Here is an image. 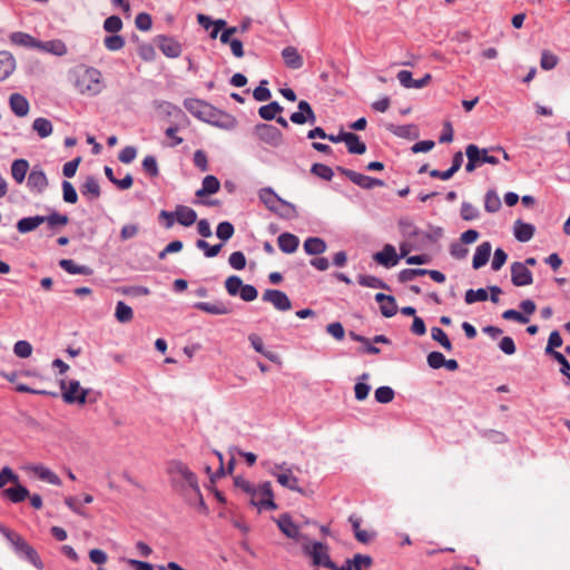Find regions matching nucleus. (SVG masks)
Returning <instances> with one entry per match:
<instances>
[{"instance_id": "obj_1", "label": "nucleus", "mask_w": 570, "mask_h": 570, "mask_svg": "<svg viewBox=\"0 0 570 570\" xmlns=\"http://www.w3.org/2000/svg\"><path fill=\"white\" fill-rule=\"evenodd\" d=\"M183 105L185 109L194 117L215 127L233 129L236 126L235 117L214 107L205 100L197 98H186Z\"/></svg>"}, {"instance_id": "obj_2", "label": "nucleus", "mask_w": 570, "mask_h": 570, "mask_svg": "<svg viewBox=\"0 0 570 570\" xmlns=\"http://www.w3.org/2000/svg\"><path fill=\"white\" fill-rule=\"evenodd\" d=\"M75 87L81 95L97 96L104 88L102 75L100 70L95 67L78 66L73 70Z\"/></svg>"}, {"instance_id": "obj_3", "label": "nucleus", "mask_w": 570, "mask_h": 570, "mask_svg": "<svg viewBox=\"0 0 570 570\" xmlns=\"http://www.w3.org/2000/svg\"><path fill=\"white\" fill-rule=\"evenodd\" d=\"M0 532L11 543L16 554L32 564L38 570H43L45 564L41 561L36 549L29 544L20 534L0 524Z\"/></svg>"}, {"instance_id": "obj_4", "label": "nucleus", "mask_w": 570, "mask_h": 570, "mask_svg": "<svg viewBox=\"0 0 570 570\" xmlns=\"http://www.w3.org/2000/svg\"><path fill=\"white\" fill-rule=\"evenodd\" d=\"M303 553L311 558L313 567L332 568L334 561L330 556V547L321 541H307L302 544Z\"/></svg>"}, {"instance_id": "obj_5", "label": "nucleus", "mask_w": 570, "mask_h": 570, "mask_svg": "<svg viewBox=\"0 0 570 570\" xmlns=\"http://www.w3.org/2000/svg\"><path fill=\"white\" fill-rule=\"evenodd\" d=\"M61 396L67 404L82 405L87 402L89 390L82 389L79 381L70 380L68 383L65 380L60 381Z\"/></svg>"}, {"instance_id": "obj_6", "label": "nucleus", "mask_w": 570, "mask_h": 570, "mask_svg": "<svg viewBox=\"0 0 570 570\" xmlns=\"http://www.w3.org/2000/svg\"><path fill=\"white\" fill-rule=\"evenodd\" d=\"M168 473L178 475L184 480L194 493H199V484L197 475L180 460H173L168 463Z\"/></svg>"}, {"instance_id": "obj_7", "label": "nucleus", "mask_w": 570, "mask_h": 570, "mask_svg": "<svg viewBox=\"0 0 570 570\" xmlns=\"http://www.w3.org/2000/svg\"><path fill=\"white\" fill-rule=\"evenodd\" d=\"M255 131L258 138L265 144L272 147H279L283 144V134L282 131L268 124H258L255 126Z\"/></svg>"}, {"instance_id": "obj_8", "label": "nucleus", "mask_w": 570, "mask_h": 570, "mask_svg": "<svg viewBox=\"0 0 570 570\" xmlns=\"http://www.w3.org/2000/svg\"><path fill=\"white\" fill-rule=\"evenodd\" d=\"M159 50L168 58H178L181 55V45L173 37L159 35L155 39Z\"/></svg>"}, {"instance_id": "obj_9", "label": "nucleus", "mask_w": 570, "mask_h": 570, "mask_svg": "<svg viewBox=\"0 0 570 570\" xmlns=\"http://www.w3.org/2000/svg\"><path fill=\"white\" fill-rule=\"evenodd\" d=\"M511 282L514 286H528L533 283L531 271L521 262L511 265Z\"/></svg>"}, {"instance_id": "obj_10", "label": "nucleus", "mask_w": 570, "mask_h": 570, "mask_svg": "<svg viewBox=\"0 0 570 570\" xmlns=\"http://www.w3.org/2000/svg\"><path fill=\"white\" fill-rule=\"evenodd\" d=\"M276 523L285 537L296 541L301 539H307L306 535L301 533L299 527L293 522L292 517L288 513L279 515V518L276 520Z\"/></svg>"}, {"instance_id": "obj_11", "label": "nucleus", "mask_w": 570, "mask_h": 570, "mask_svg": "<svg viewBox=\"0 0 570 570\" xmlns=\"http://www.w3.org/2000/svg\"><path fill=\"white\" fill-rule=\"evenodd\" d=\"M263 301L269 302L273 306L282 312L292 308V303L286 293L279 289H266L263 294Z\"/></svg>"}, {"instance_id": "obj_12", "label": "nucleus", "mask_w": 570, "mask_h": 570, "mask_svg": "<svg viewBox=\"0 0 570 570\" xmlns=\"http://www.w3.org/2000/svg\"><path fill=\"white\" fill-rule=\"evenodd\" d=\"M400 258L401 256L397 255L395 247L391 244L384 245L381 252H377L373 255V259L386 268L395 266Z\"/></svg>"}, {"instance_id": "obj_13", "label": "nucleus", "mask_w": 570, "mask_h": 570, "mask_svg": "<svg viewBox=\"0 0 570 570\" xmlns=\"http://www.w3.org/2000/svg\"><path fill=\"white\" fill-rule=\"evenodd\" d=\"M48 178L42 169L35 167L28 175L27 186L31 191L41 194L48 187Z\"/></svg>"}, {"instance_id": "obj_14", "label": "nucleus", "mask_w": 570, "mask_h": 570, "mask_svg": "<svg viewBox=\"0 0 570 570\" xmlns=\"http://www.w3.org/2000/svg\"><path fill=\"white\" fill-rule=\"evenodd\" d=\"M68 223L69 217L66 214H60L55 209H52L49 215L43 216V224H46V228L50 230L49 236L59 233L62 227L68 225Z\"/></svg>"}, {"instance_id": "obj_15", "label": "nucleus", "mask_w": 570, "mask_h": 570, "mask_svg": "<svg viewBox=\"0 0 570 570\" xmlns=\"http://www.w3.org/2000/svg\"><path fill=\"white\" fill-rule=\"evenodd\" d=\"M80 193L88 202L98 199L101 195L98 179L92 175L87 176L85 181L80 185Z\"/></svg>"}, {"instance_id": "obj_16", "label": "nucleus", "mask_w": 570, "mask_h": 570, "mask_svg": "<svg viewBox=\"0 0 570 570\" xmlns=\"http://www.w3.org/2000/svg\"><path fill=\"white\" fill-rule=\"evenodd\" d=\"M259 200L265 205V207L273 212L274 214L278 213L279 205L283 203V198H281L272 187L262 188L258 193Z\"/></svg>"}, {"instance_id": "obj_17", "label": "nucleus", "mask_w": 570, "mask_h": 570, "mask_svg": "<svg viewBox=\"0 0 570 570\" xmlns=\"http://www.w3.org/2000/svg\"><path fill=\"white\" fill-rule=\"evenodd\" d=\"M36 49L58 57L65 56L68 51L66 43L60 39L49 41H41L37 39Z\"/></svg>"}, {"instance_id": "obj_18", "label": "nucleus", "mask_w": 570, "mask_h": 570, "mask_svg": "<svg viewBox=\"0 0 570 570\" xmlns=\"http://www.w3.org/2000/svg\"><path fill=\"white\" fill-rule=\"evenodd\" d=\"M194 308L212 315H227L232 313V308L220 301L215 303L197 302L194 304Z\"/></svg>"}, {"instance_id": "obj_19", "label": "nucleus", "mask_w": 570, "mask_h": 570, "mask_svg": "<svg viewBox=\"0 0 570 570\" xmlns=\"http://www.w3.org/2000/svg\"><path fill=\"white\" fill-rule=\"evenodd\" d=\"M401 235L407 239H421L422 230L409 217H402L397 222Z\"/></svg>"}, {"instance_id": "obj_20", "label": "nucleus", "mask_w": 570, "mask_h": 570, "mask_svg": "<svg viewBox=\"0 0 570 570\" xmlns=\"http://www.w3.org/2000/svg\"><path fill=\"white\" fill-rule=\"evenodd\" d=\"M282 58L287 68L299 69L304 65V59L295 47L287 46L282 50Z\"/></svg>"}, {"instance_id": "obj_21", "label": "nucleus", "mask_w": 570, "mask_h": 570, "mask_svg": "<svg viewBox=\"0 0 570 570\" xmlns=\"http://www.w3.org/2000/svg\"><path fill=\"white\" fill-rule=\"evenodd\" d=\"M535 233L534 225L530 223H524L521 219H518L514 222L513 225V235L517 238V240L521 243L529 242Z\"/></svg>"}, {"instance_id": "obj_22", "label": "nucleus", "mask_w": 570, "mask_h": 570, "mask_svg": "<svg viewBox=\"0 0 570 570\" xmlns=\"http://www.w3.org/2000/svg\"><path fill=\"white\" fill-rule=\"evenodd\" d=\"M10 109L17 117H24L28 115L30 105L24 96L14 92L9 98Z\"/></svg>"}, {"instance_id": "obj_23", "label": "nucleus", "mask_w": 570, "mask_h": 570, "mask_svg": "<svg viewBox=\"0 0 570 570\" xmlns=\"http://www.w3.org/2000/svg\"><path fill=\"white\" fill-rule=\"evenodd\" d=\"M491 250H492V245L490 242L481 243L475 249V253H474V256L472 259V267L474 269H479V268L483 267L490 258Z\"/></svg>"}, {"instance_id": "obj_24", "label": "nucleus", "mask_w": 570, "mask_h": 570, "mask_svg": "<svg viewBox=\"0 0 570 570\" xmlns=\"http://www.w3.org/2000/svg\"><path fill=\"white\" fill-rule=\"evenodd\" d=\"M16 69V59L9 51H0V81L9 78Z\"/></svg>"}, {"instance_id": "obj_25", "label": "nucleus", "mask_w": 570, "mask_h": 570, "mask_svg": "<svg viewBox=\"0 0 570 570\" xmlns=\"http://www.w3.org/2000/svg\"><path fill=\"white\" fill-rule=\"evenodd\" d=\"M279 249L286 254H293L299 246V238L288 232L282 233L277 238Z\"/></svg>"}, {"instance_id": "obj_26", "label": "nucleus", "mask_w": 570, "mask_h": 570, "mask_svg": "<svg viewBox=\"0 0 570 570\" xmlns=\"http://www.w3.org/2000/svg\"><path fill=\"white\" fill-rule=\"evenodd\" d=\"M59 266L67 273L76 275L90 276L94 269L88 265H79L73 259L63 258L59 261Z\"/></svg>"}, {"instance_id": "obj_27", "label": "nucleus", "mask_w": 570, "mask_h": 570, "mask_svg": "<svg viewBox=\"0 0 570 570\" xmlns=\"http://www.w3.org/2000/svg\"><path fill=\"white\" fill-rule=\"evenodd\" d=\"M175 217L180 225L189 227L197 220V213L188 206L177 205Z\"/></svg>"}, {"instance_id": "obj_28", "label": "nucleus", "mask_w": 570, "mask_h": 570, "mask_svg": "<svg viewBox=\"0 0 570 570\" xmlns=\"http://www.w3.org/2000/svg\"><path fill=\"white\" fill-rule=\"evenodd\" d=\"M13 483L14 487L3 490V495L8 498L12 503H20L29 497V490L19 481Z\"/></svg>"}, {"instance_id": "obj_29", "label": "nucleus", "mask_w": 570, "mask_h": 570, "mask_svg": "<svg viewBox=\"0 0 570 570\" xmlns=\"http://www.w3.org/2000/svg\"><path fill=\"white\" fill-rule=\"evenodd\" d=\"M42 224H43V216H41V215L23 217L18 220L17 229L20 234H27V233L36 230Z\"/></svg>"}, {"instance_id": "obj_30", "label": "nucleus", "mask_w": 570, "mask_h": 570, "mask_svg": "<svg viewBox=\"0 0 570 570\" xmlns=\"http://www.w3.org/2000/svg\"><path fill=\"white\" fill-rule=\"evenodd\" d=\"M248 341L250 342L252 347L263 356H265L271 362L277 363L279 357L276 353L265 350L263 340L259 335L252 333L248 335Z\"/></svg>"}, {"instance_id": "obj_31", "label": "nucleus", "mask_w": 570, "mask_h": 570, "mask_svg": "<svg viewBox=\"0 0 570 570\" xmlns=\"http://www.w3.org/2000/svg\"><path fill=\"white\" fill-rule=\"evenodd\" d=\"M344 142L350 154L363 155L366 151L365 142H363L360 139V136L354 132L347 131Z\"/></svg>"}, {"instance_id": "obj_32", "label": "nucleus", "mask_w": 570, "mask_h": 570, "mask_svg": "<svg viewBox=\"0 0 570 570\" xmlns=\"http://www.w3.org/2000/svg\"><path fill=\"white\" fill-rule=\"evenodd\" d=\"M303 247H304L305 253L307 255H312V256L321 255L327 248L325 240L320 237L306 238Z\"/></svg>"}, {"instance_id": "obj_33", "label": "nucleus", "mask_w": 570, "mask_h": 570, "mask_svg": "<svg viewBox=\"0 0 570 570\" xmlns=\"http://www.w3.org/2000/svg\"><path fill=\"white\" fill-rule=\"evenodd\" d=\"M220 188V183L214 175H208L203 179V186L196 191L197 197L216 194Z\"/></svg>"}, {"instance_id": "obj_34", "label": "nucleus", "mask_w": 570, "mask_h": 570, "mask_svg": "<svg viewBox=\"0 0 570 570\" xmlns=\"http://www.w3.org/2000/svg\"><path fill=\"white\" fill-rule=\"evenodd\" d=\"M28 169H29L28 160L22 159V158L13 160V163L11 165L12 178L18 184H21L24 180V178H26Z\"/></svg>"}, {"instance_id": "obj_35", "label": "nucleus", "mask_w": 570, "mask_h": 570, "mask_svg": "<svg viewBox=\"0 0 570 570\" xmlns=\"http://www.w3.org/2000/svg\"><path fill=\"white\" fill-rule=\"evenodd\" d=\"M387 129L395 136L401 138L413 139L417 137V129L414 125H389Z\"/></svg>"}, {"instance_id": "obj_36", "label": "nucleus", "mask_w": 570, "mask_h": 570, "mask_svg": "<svg viewBox=\"0 0 570 570\" xmlns=\"http://www.w3.org/2000/svg\"><path fill=\"white\" fill-rule=\"evenodd\" d=\"M9 38L13 45L36 49L37 39L30 36L29 33L16 31L12 32Z\"/></svg>"}, {"instance_id": "obj_37", "label": "nucleus", "mask_w": 570, "mask_h": 570, "mask_svg": "<svg viewBox=\"0 0 570 570\" xmlns=\"http://www.w3.org/2000/svg\"><path fill=\"white\" fill-rule=\"evenodd\" d=\"M283 111V107L277 101H272L268 105L259 107L258 115L262 119L271 121L276 118V115Z\"/></svg>"}, {"instance_id": "obj_38", "label": "nucleus", "mask_w": 570, "mask_h": 570, "mask_svg": "<svg viewBox=\"0 0 570 570\" xmlns=\"http://www.w3.org/2000/svg\"><path fill=\"white\" fill-rule=\"evenodd\" d=\"M355 185L363 189H372L374 187H383L385 183L382 179L373 178L363 174L357 173L354 179Z\"/></svg>"}, {"instance_id": "obj_39", "label": "nucleus", "mask_w": 570, "mask_h": 570, "mask_svg": "<svg viewBox=\"0 0 570 570\" xmlns=\"http://www.w3.org/2000/svg\"><path fill=\"white\" fill-rule=\"evenodd\" d=\"M357 282L361 286L390 291V286L381 278L373 275H358Z\"/></svg>"}, {"instance_id": "obj_40", "label": "nucleus", "mask_w": 570, "mask_h": 570, "mask_svg": "<svg viewBox=\"0 0 570 570\" xmlns=\"http://www.w3.org/2000/svg\"><path fill=\"white\" fill-rule=\"evenodd\" d=\"M32 129L40 138H47L52 134V124L49 119L39 117L33 120Z\"/></svg>"}, {"instance_id": "obj_41", "label": "nucleus", "mask_w": 570, "mask_h": 570, "mask_svg": "<svg viewBox=\"0 0 570 570\" xmlns=\"http://www.w3.org/2000/svg\"><path fill=\"white\" fill-rule=\"evenodd\" d=\"M32 470L40 480L47 481L48 483L53 485L61 484L60 478L48 468H45L42 465H36L33 466Z\"/></svg>"}, {"instance_id": "obj_42", "label": "nucleus", "mask_w": 570, "mask_h": 570, "mask_svg": "<svg viewBox=\"0 0 570 570\" xmlns=\"http://www.w3.org/2000/svg\"><path fill=\"white\" fill-rule=\"evenodd\" d=\"M115 317L119 323H128L134 317L132 308L122 301H119L116 305Z\"/></svg>"}, {"instance_id": "obj_43", "label": "nucleus", "mask_w": 570, "mask_h": 570, "mask_svg": "<svg viewBox=\"0 0 570 570\" xmlns=\"http://www.w3.org/2000/svg\"><path fill=\"white\" fill-rule=\"evenodd\" d=\"M500 208H501V200H500L498 194L495 193V190H493V189L488 190L484 196V209L488 213L493 214V213L499 212Z\"/></svg>"}, {"instance_id": "obj_44", "label": "nucleus", "mask_w": 570, "mask_h": 570, "mask_svg": "<svg viewBox=\"0 0 570 570\" xmlns=\"http://www.w3.org/2000/svg\"><path fill=\"white\" fill-rule=\"evenodd\" d=\"M277 482L292 491H296L302 493V489L297 485L298 479L291 474V471L288 470V473H281L276 475Z\"/></svg>"}, {"instance_id": "obj_45", "label": "nucleus", "mask_w": 570, "mask_h": 570, "mask_svg": "<svg viewBox=\"0 0 570 570\" xmlns=\"http://www.w3.org/2000/svg\"><path fill=\"white\" fill-rule=\"evenodd\" d=\"M311 174H313V175L317 176L318 178L326 180V181H331L332 178L334 177L333 169L330 166L321 164V163H315L312 165Z\"/></svg>"}, {"instance_id": "obj_46", "label": "nucleus", "mask_w": 570, "mask_h": 570, "mask_svg": "<svg viewBox=\"0 0 570 570\" xmlns=\"http://www.w3.org/2000/svg\"><path fill=\"white\" fill-rule=\"evenodd\" d=\"M431 336L445 351H448V352L452 351V348H453L452 343H451L450 338L448 337L446 333L442 328L436 327V326L432 327L431 328Z\"/></svg>"}, {"instance_id": "obj_47", "label": "nucleus", "mask_w": 570, "mask_h": 570, "mask_svg": "<svg viewBox=\"0 0 570 570\" xmlns=\"http://www.w3.org/2000/svg\"><path fill=\"white\" fill-rule=\"evenodd\" d=\"M478 146L474 145V144H470L466 146L465 148V155L468 157V163L465 165V170L468 173H472L479 166L478 164V159H476V154H478Z\"/></svg>"}, {"instance_id": "obj_48", "label": "nucleus", "mask_w": 570, "mask_h": 570, "mask_svg": "<svg viewBox=\"0 0 570 570\" xmlns=\"http://www.w3.org/2000/svg\"><path fill=\"white\" fill-rule=\"evenodd\" d=\"M234 233H235L234 225L227 220L220 222L216 228V236L222 242H227L228 239H230L233 237Z\"/></svg>"}, {"instance_id": "obj_49", "label": "nucleus", "mask_w": 570, "mask_h": 570, "mask_svg": "<svg viewBox=\"0 0 570 570\" xmlns=\"http://www.w3.org/2000/svg\"><path fill=\"white\" fill-rule=\"evenodd\" d=\"M276 215L284 219H294L298 217L296 206L285 199L279 205L278 213H276Z\"/></svg>"}, {"instance_id": "obj_50", "label": "nucleus", "mask_w": 570, "mask_h": 570, "mask_svg": "<svg viewBox=\"0 0 570 570\" xmlns=\"http://www.w3.org/2000/svg\"><path fill=\"white\" fill-rule=\"evenodd\" d=\"M559 57L549 50L541 52L540 66L543 70H552L557 67Z\"/></svg>"}, {"instance_id": "obj_51", "label": "nucleus", "mask_w": 570, "mask_h": 570, "mask_svg": "<svg viewBox=\"0 0 570 570\" xmlns=\"http://www.w3.org/2000/svg\"><path fill=\"white\" fill-rule=\"evenodd\" d=\"M394 390L390 386H380L375 390V401L382 404H387L394 399Z\"/></svg>"}, {"instance_id": "obj_52", "label": "nucleus", "mask_w": 570, "mask_h": 570, "mask_svg": "<svg viewBox=\"0 0 570 570\" xmlns=\"http://www.w3.org/2000/svg\"><path fill=\"white\" fill-rule=\"evenodd\" d=\"M346 563H351L353 569L370 568L373 564V559L370 556L356 553L352 559H346Z\"/></svg>"}, {"instance_id": "obj_53", "label": "nucleus", "mask_w": 570, "mask_h": 570, "mask_svg": "<svg viewBox=\"0 0 570 570\" xmlns=\"http://www.w3.org/2000/svg\"><path fill=\"white\" fill-rule=\"evenodd\" d=\"M562 337L558 331H552L548 338V344L544 348L547 355H554V353H559L554 348L560 347L562 345Z\"/></svg>"}, {"instance_id": "obj_54", "label": "nucleus", "mask_w": 570, "mask_h": 570, "mask_svg": "<svg viewBox=\"0 0 570 570\" xmlns=\"http://www.w3.org/2000/svg\"><path fill=\"white\" fill-rule=\"evenodd\" d=\"M61 188H62L63 202H66L68 204H76L78 202V194L76 191V188L73 187V185L70 181L63 180L61 183Z\"/></svg>"}, {"instance_id": "obj_55", "label": "nucleus", "mask_w": 570, "mask_h": 570, "mask_svg": "<svg viewBox=\"0 0 570 570\" xmlns=\"http://www.w3.org/2000/svg\"><path fill=\"white\" fill-rule=\"evenodd\" d=\"M489 298L488 292L484 288L468 289L465 292L464 301L466 304H473L475 302H484Z\"/></svg>"}, {"instance_id": "obj_56", "label": "nucleus", "mask_w": 570, "mask_h": 570, "mask_svg": "<svg viewBox=\"0 0 570 570\" xmlns=\"http://www.w3.org/2000/svg\"><path fill=\"white\" fill-rule=\"evenodd\" d=\"M196 247L204 250L206 257L212 258L219 254L223 248V244L209 245L205 239H198Z\"/></svg>"}, {"instance_id": "obj_57", "label": "nucleus", "mask_w": 570, "mask_h": 570, "mask_svg": "<svg viewBox=\"0 0 570 570\" xmlns=\"http://www.w3.org/2000/svg\"><path fill=\"white\" fill-rule=\"evenodd\" d=\"M268 81L263 79L259 85L253 90V97L257 101H267L272 97L271 90L267 88Z\"/></svg>"}, {"instance_id": "obj_58", "label": "nucleus", "mask_w": 570, "mask_h": 570, "mask_svg": "<svg viewBox=\"0 0 570 570\" xmlns=\"http://www.w3.org/2000/svg\"><path fill=\"white\" fill-rule=\"evenodd\" d=\"M444 230L440 226L429 225V230L422 232V238L420 242L428 240L436 243L443 237Z\"/></svg>"}, {"instance_id": "obj_59", "label": "nucleus", "mask_w": 570, "mask_h": 570, "mask_svg": "<svg viewBox=\"0 0 570 570\" xmlns=\"http://www.w3.org/2000/svg\"><path fill=\"white\" fill-rule=\"evenodd\" d=\"M142 169L150 177H157L159 175L157 159L153 155H148L142 160Z\"/></svg>"}, {"instance_id": "obj_60", "label": "nucleus", "mask_w": 570, "mask_h": 570, "mask_svg": "<svg viewBox=\"0 0 570 570\" xmlns=\"http://www.w3.org/2000/svg\"><path fill=\"white\" fill-rule=\"evenodd\" d=\"M105 47L110 51H118L125 46V38L119 35H110L104 39Z\"/></svg>"}, {"instance_id": "obj_61", "label": "nucleus", "mask_w": 570, "mask_h": 570, "mask_svg": "<svg viewBox=\"0 0 570 570\" xmlns=\"http://www.w3.org/2000/svg\"><path fill=\"white\" fill-rule=\"evenodd\" d=\"M243 284L244 283L239 276L232 275L225 281V288L230 296H236L242 289Z\"/></svg>"}, {"instance_id": "obj_62", "label": "nucleus", "mask_w": 570, "mask_h": 570, "mask_svg": "<svg viewBox=\"0 0 570 570\" xmlns=\"http://www.w3.org/2000/svg\"><path fill=\"white\" fill-rule=\"evenodd\" d=\"M425 269L424 268H405L402 269L399 275V282L400 283H407L413 281L416 276H424Z\"/></svg>"}, {"instance_id": "obj_63", "label": "nucleus", "mask_w": 570, "mask_h": 570, "mask_svg": "<svg viewBox=\"0 0 570 570\" xmlns=\"http://www.w3.org/2000/svg\"><path fill=\"white\" fill-rule=\"evenodd\" d=\"M104 29L109 33H116L122 29V20L119 16H110L104 21Z\"/></svg>"}, {"instance_id": "obj_64", "label": "nucleus", "mask_w": 570, "mask_h": 570, "mask_svg": "<svg viewBox=\"0 0 570 570\" xmlns=\"http://www.w3.org/2000/svg\"><path fill=\"white\" fill-rule=\"evenodd\" d=\"M428 365L433 370H439L445 364V357L441 352L433 351L428 354Z\"/></svg>"}]
</instances>
